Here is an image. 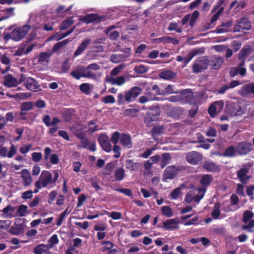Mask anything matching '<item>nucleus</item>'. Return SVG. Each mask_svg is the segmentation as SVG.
Instances as JSON below:
<instances>
[{"instance_id": "1", "label": "nucleus", "mask_w": 254, "mask_h": 254, "mask_svg": "<svg viewBox=\"0 0 254 254\" xmlns=\"http://www.w3.org/2000/svg\"><path fill=\"white\" fill-rule=\"evenodd\" d=\"M142 89L138 86H133L130 90L126 91L125 94L120 93L117 97L119 105L123 104L125 102L127 103L134 101L136 98L141 94Z\"/></svg>"}, {"instance_id": "2", "label": "nucleus", "mask_w": 254, "mask_h": 254, "mask_svg": "<svg viewBox=\"0 0 254 254\" xmlns=\"http://www.w3.org/2000/svg\"><path fill=\"white\" fill-rule=\"evenodd\" d=\"M110 19L108 15H100L98 13H89L79 18V20L89 24L91 23L98 24L102 22H105Z\"/></svg>"}, {"instance_id": "3", "label": "nucleus", "mask_w": 254, "mask_h": 254, "mask_svg": "<svg viewBox=\"0 0 254 254\" xmlns=\"http://www.w3.org/2000/svg\"><path fill=\"white\" fill-rule=\"evenodd\" d=\"M20 76L19 83L23 82L24 85L28 90L32 91H37L39 90L40 86L34 78L26 76L23 74H21Z\"/></svg>"}, {"instance_id": "4", "label": "nucleus", "mask_w": 254, "mask_h": 254, "mask_svg": "<svg viewBox=\"0 0 254 254\" xmlns=\"http://www.w3.org/2000/svg\"><path fill=\"white\" fill-rule=\"evenodd\" d=\"M209 60L206 57H202L195 60L192 65L194 73H199L206 70L209 65Z\"/></svg>"}, {"instance_id": "5", "label": "nucleus", "mask_w": 254, "mask_h": 254, "mask_svg": "<svg viewBox=\"0 0 254 254\" xmlns=\"http://www.w3.org/2000/svg\"><path fill=\"white\" fill-rule=\"evenodd\" d=\"M30 29V26L25 25L21 28H16L12 31V40L15 41L21 40Z\"/></svg>"}, {"instance_id": "6", "label": "nucleus", "mask_w": 254, "mask_h": 254, "mask_svg": "<svg viewBox=\"0 0 254 254\" xmlns=\"http://www.w3.org/2000/svg\"><path fill=\"white\" fill-rule=\"evenodd\" d=\"M150 109L152 111L147 112L144 118V122L147 127H150L152 125V122L156 121L160 115V111L159 108H156V109Z\"/></svg>"}, {"instance_id": "7", "label": "nucleus", "mask_w": 254, "mask_h": 254, "mask_svg": "<svg viewBox=\"0 0 254 254\" xmlns=\"http://www.w3.org/2000/svg\"><path fill=\"white\" fill-rule=\"evenodd\" d=\"M98 141L103 150L110 152L112 150V145L108 136L104 133L101 134L98 138Z\"/></svg>"}, {"instance_id": "8", "label": "nucleus", "mask_w": 254, "mask_h": 254, "mask_svg": "<svg viewBox=\"0 0 254 254\" xmlns=\"http://www.w3.org/2000/svg\"><path fill=\"white\" fill-rule=\"evenodd\" d=\"M186 160L191 164L197 165L201 162L202 156L196 151H191L187 154Z\"/></svg>"}, {"instance_id": "9", "label": "nucleus", "mask_w": 254, "mask_h": 254, "mask_svg": "<svg viewBox=\"0 0 254 254\" xmlns=\"http://www.w3.org/2000/svg\"><path fill=\"white\" fill-rule=\"evenodd\" d=\"M179 169L175 165H171L166 168L163 174V178L164 180H172L177 174Z\"/></svg>"}, {"instance_id": "10", "label": "nucleus", "mask_w": 254, "mask_h": 254, "mask_svg": "<svg viewBox=\"0 0 254 254\" xmlns=\"http://www.w3.org/2000/svg\"><path fill=\"white\" fill-rule=\"evenodd\" d=\"M114 177H110L109 180L111 182L115 181L121 182L123 181L126 177L125 170L123 167H117L114 172Z\"/></svg>"}, {"instance_id": "11", "label": "nucleus", "mask_w": 254, "mask_h": 254, "mask_svg": "<svg viewBox=\"0 0 254 254\" xmlns=\"http://www.w3.org/2000/svg\"><path fill=\"white\" fill-rule=\"evenodd\" d=\"M252 144L250 142L242 141L239 143L236 148L237 152L241 155H246L251 151Z\"/></svg>"}, {"instance_id": "12", "label": "nucleus", "mask_w": 254, "mask_h": 254, "mask_svg": "<svg viewBox=\"0 0 254 254\" xmlns=\"http://www.w3.org/2000/svg\"><path fill=\"white\" fill-rule=\"evenodd\" d=\"M162 228L168 231L177 230L179 228L178 220L176 218L168 219L163 222Z\"/></svg>"}, {"instance_id": "13", "label": "nucleus", "mask_w": 254, "mask_h": 254, "mask_svg": "<svg viewBox=\"0 0 254 254\" xmlns=\"http://www.w3.org/2000/svg\"><path fill=\"white\" fill-rule=\"evenodd\" d=\"M249 172V169L247 167H243L237 171V177L243 184H246L251 178L250 176L247 174Z\"/></svg>"}, {"instance_id": "14", "label": "nucleus", "mask_w": 254, "mask_h": 254, "mask_svg": "<svg viewBox=\"0 0 254 254\" xmlns=\"http://www.w3.org/2000/svg\"><path fill=\"white\" fill-rule=\"evenodd\" d=\"M52 174L49 171H43L40 179L41 180V185L43 188H46L47 186L52 183Z\"/></svg>"}, {"instance_id": "15", "label": "nucleus", "mask_w": 254, "mask_h": 254, "mask_svg": "<svg viewBox=\"0 0 254 254\" xmlns=\"http://www.w3.org/2000/svg\"><path fill=\"white\" fill-rule=\"evenodd\" d=\"M19 80L18 81L12 74H8L4 76L3 85L8 88L16 87L18 84H20Z\"/></svg>"}, {"instance_id": "16", "label": "nucleus", "mask_w": 254, "mask_h": 254, "mask_svg": "<svg viewBox=\"0 0 254 254\" xmlns=\"http://www.w3.org/2000/svg\"><path fill=\"white\" fill-rule=\"evenodd\" d=\"M16 147L13 144L11 145L8 152L5 147L0 146V155L3 157L12 158L16 154Z\"/></svg>"}, {"instance_id": "17", "label": "nucleus", "mask_w": 254, "mask_h": 254, "mask_svg": "<svg viewBox=\"0 0 254 254\" xmlns=\"http://www.w3.org/2000/svg\"><path fill=\"white\" fill-rule=\"evenodd\" d=\"M203 168L208 172H219L220 166L212 161H207L204 162Z\"/></svg>"}, {"instance_id": "18", "label": "nucleus", "mask_w": 254, "mask_h": 254, "mask_svg": "<svg viewBox=\"0 0 254 254\" xmlns=\"http://www.w3.org/2000/svg\"><path fill=\"white\" fill-rule=\"evenodd\" d=\"M213 180V178L211 174H205L202 176L200 180L199 183L201 184V187L198 188L205 189L206 190L207 188L210 186Z\"/></svg>"}, {"instance_id": "19", "label": "nucleus", "mask_w": 254, "mask_h": 254, "mask_svg": "<svg viewBox=\"0 0 254 254\" xmlns=\"http://www.w3.org/2000/svg\"><path fill=\"white\" fill-rule=\"evenodd\" d=\"M120 143L128 149L131 148L133 145L130 135L127 133L121 134Z\"/></svg>"}, {"instance_id": "20", "label": "nucleus", "mask_w": 254, "mask_h": 254, "mask_svg": "<svg viewBox=\"0 0 254 254\" xmlns=\"http://www.w3.org/2000/svg\"><path fill=\"white\" fill-rule=\"evenodd\" d=\"M154 40L156 43H171L174 45H177L179 43V41L178 39L167 36L155 39Z\"/></svg>"}, {"instance_id": "21", "label": "nucleus", "mask_w": 254, "mask_h": 254, "mask_svg": "<svg viewBox=\"0 0 254 254\" xmlns=\"http://www.w3.org/2000/svg\"><path fill=\"white\" fill-rule=\"evenodd\" d=\"M91 42V41L90 39H86L83 40L74 52V56L76 57L81 54V53L87 48V46L90 44Z\"/></svg>"}, {"instance_id": "22", "label": "nucleus", "mask_w": 254, "mask_h": 254, "mask_svg": "<svg viewBox=\"0 0 254 254\" xmlns=\"http://www.w3.org/2000/svg\"><path fill=\"white\" fill-rule=\"evenodd\" d=\"M42 122L48 127L52 125L57 126L58 123H60L61 121L57 117L53 118L52 122H51V117L49 115H46L42 118Z\"/></svg>"}, {"instance_id": "23", "label": "nucleus", "mask_w": 254, "mask_h": 254, "mask_svg": "<svg viewBox=\"0 0 254 254\" xmlns=\"http://www.w3.org/2000/svg\"><path fill=\"white\" fill-rule=\"evenodd\" d=\"M177 76V73L170 70H166L160 72L159 74V77L163 79L171 80L174 79Z\"/></svg>"}, {"instance_id": "24", "label": "nucleus", "mask_w": 254, "mask_h": 254, "mask_svg": "<svg viewBox=\"0 0 254 254\" xmlns=\"http://www.w3.org/2000/svg\"><path fill=\"white\" fill-rule=\"evenodd\" d=\"M126 168L131 172L136 171L139 169L141 164L138 162H133L132 160L127 159L125 161Z\"/></svg>"}, {"instance_id": "25", "label": "nucleus", "mask_w": 254, "mask_h": 254, "mask_svg": "<svg viewBox=\"0 0 254 254\" xmlns=\"http://www.w3.org/2000/svg\"><path fill=\"white\" fill-rule=\"evenodd\" d=\"M252 52V48L251 46L246 45L243 47L238 54V59L243 60L248 57Z\"/></svg>"}, {"instance_id": "26", "label": "nucleus", "mask_w": 254, "mask_h": 254, "mask_svg": "<svg viewBox=\"0 0 254 254\" xmlns=\"http://www.w3.org/2000/svg\"><path fill=\"white\" fill-rule=\"evenodd\" d=\"M204 52V49L203 48L200 49H195L191 51L187 55V58L184 59V63L185 66H186L189 62L191 60V59L196 55L198 54H202Z\"/></svg>"}, {"instance_id": "27", "label": "nucleus", "mask_w": 254, "mask_h": 254, "mask_svg": "<svg viewBox=\"0 0 254 254\" xmlns=\"http://www.w3.org/2000/svg\"><path fill=\"white\" fill-rule=\"evenodd\" d=\"M209 64L213 69H219L224 62V59L223 57H214L213 59L209 61Z\"/></svg>"}, {"instance_id": "28", "label": "nucleus", "mask_w": 254, "mask_h": 254, "mask_svg": "<svg viewBox=\"0 0 254 254\" xmlns=\"http://www.w3.org/2000/svg\"><path fill=\"white\" fill-rule=\"evenodd\" d=\"M21 177L24 186H29L31 184L32 179L30 173L27 169L22 170Z\"/></svg>"}, {"instance_id": "29", "label": "nucleus", "mask_w": 254, "mask_h": 254, "mask_svg": "<svg viewBox=\"0 0 254 254\" xmlns=\"http://www.w3.org/2000/svg\"><path fill=\"white\" fill-rule=\"evenodd\" d=\"M233 25V22L231 20H228L226 22H222L221 24L220 27L218 26L215 30L217 33H222L228 32V29L231 27Z\"/></svg>"}, {"instance_id": "30", "label": "nucleus", "mask_w": 254, "mask_h": 254, "mask_svg": "<svg viewBox=\"0 0 254 254\" xmlns=\"http://www.w3.org/2000/svg\"><path fill=\"white\" fill-rule=\"evenodd\" d=\"M14 225L18 227L11 226L10 228L9 232L13 235L18 236L21 234L23 232V227L22 225H19L17 223V220L14 223Z\"/></svg>"}, {"instance_id": "31", "label": "nucleus", "mask_w": 254, "mask_h": 254, "mask_svg": "<svg viewBox=\"0 0 254 254\" xmlns=\"http://www.w3.org/2000/svg\"><path fill=\"white\" fill-rule=\"evenodd\" d=\"M239 27L242 30H249L251 29V22L247 18L243 17L239 21Z\"/></svg>"}, {"instance_id": "32", "label": "nucleus", "mask_w": 254, "mask_h": 254, "mask_svg": "<svg viewBox=\"0 0 254 254\" xmlns=\"http://www.w3.org/2000/svg\"><path fill=\"white\" fill-rule=\"evenodd\" d=\"M49 248L45 244H40L34 248L33 253L34 254H45L49 251Z\"/></svg>"}, {"instance_id": "33", "label": "nucleus", "mask_w": 254, "mask_h": 254, "mask_svg": "<svg viewBox=\"0 0 254 254\" xmlns=\"http://www.w3.org/2000/svg\"><path fill=\"white\" fill-rule=\"evenodd\" d=\"M221 203L217 202L214 204L213 210L211 212V215L213 219L217 220L219 219L221 212H220Z\"/></svg>"}, {"instance_id": "34", "label": "nucleus", "mask_w": 254, "mask_h": 254, "mask_svg": "<svg viewBox=\"0 0 254 254\" xmlns=\"http://www.w3.org/2000/svg\"><path fill=\"white\" fill-rule=\"evenodd\" d=\"M72 39L68 38V39L64 40L62 41L57 42L54 46L52 51L53 52H56L62 47L66 45L69 42L72 41Z\"/></svg>"}, {"instance_id": "35", "label": "nucleus", "mask_w": 254, "mask_h": 254, "mask_svg": "<svg viewBox=\"0 0 254 254\" xmlns=\"http://www.w3.org/2000/svg\"><path fill=\"white\" fill-rule=\"evenodd\" d=\"M250 93L254 94V83H253L246 85L241 90V94L242 95H247Z\"/></svg>"}, {"instance_id": "36", "label": "nucleus", "mask_w": 254, "mask_h": 254, "mask_svg": "<svg viewBox=\"0 0 254 254\" xmlns=\"http://www.w3.org/2000/svg\"><path fill=\"white\" fill-rule=\"evenodd\" d=\"M14 211V207L10 205H7L5 207L3 208L2 210H0V211H2L5 216L1 215V217L4 218H12L13 215L12 213Z\"/></svg>"}, {"instance_id": "37", "label": "nucleus", "mask_w": 254, "mask_h": 254, "mask_svg": "<svg viewBox=\"0 0 254 254\" xmlns=\"http://www.w3.org/2000/svg\"><path fill=\"white\" fill-rule=\"evenodd\" d=\"M139 112V110L135 108H128L124 110L123 115L125 117L129 116L130 117L134 118L136 117Z\"/></svg>"}, {"instance_id": "38", "label": "nucleus", "mask_w": 254, "mask_h": 254, "mask_svg": "<svg viewBox=\"0 0 254 254\" xmlns=\"http://www.w3.org/2000/svg\"><path fill=\"white\" fill-rule=\"evenodd\" d=\"M165 127L163 126H157L154 127L151 130L152 137L155 138L158 135L162 134L164 130Z\"/></svg>"}, {"instance_id": "39", "label": "nucleus", "mask_w": 254, "mask_h": 254, "mask_svg": "<svg viewBox=\"0 0 254 254\" xmlns=\"http://www.w3.org/2000/svg\"><path fill=\"white\" fill-rule=\"evenodd\" d=\"M171 159V155L169 153H164L162 155V160L160 164L162 168H164L169 163Z\"/></svg>"}, {"instance_id": "40", "label": "nucleus", "mask_w": 254, "mask_h": 254, "mask_svg": "<svg viewBox=\"0 0 254 254\" xmlns=\"http://www.w3.org/2000/svg\"><path fill=\"white\" fill-rule=\"evenodd\" d=\"M127 58V56H125L123 54H113L110 57V60L114 63H119Z\"/></svg>"}, {"instance_id": "41", "label": "nucleus", "mask_w": 254, "mask_h": 254, "mask_svg": "<svg viewBox=\"0 0 254 254\" xmlns=\"http://www.w3.org/2000/svg\"><path fill=\"white\" fill-rule=\"evenodd\" d=\"M115 168V165L113 162L108 163L102 170V174L104 175H109L113 171Z\"/></svg>"}, {"instance_id": "42", "label": "nucleus", "mask_w": 254, "mask_h": 254, "mask_svg": "<svg viewBox=\"0 0 254 254\" xmlns=\"http://www.w3.org/2000/svg\"><path fill=\"white\" fill-rule=\"evenodd\" d=\"M28 213V207L24 204H21L18 206L17 210V216L19 217H23Z\"/></svg>"}, {"instance_id": "43", "label": "nucleus", "mask_w": 254, "mask_h": 254, "mask_svg": "<svg viewBox=\"0 0 254 254\" xmlns=\"http://www.w3.org/2000/svg\"><path fill=\"white\" fill-rule=\"evenodd\" d=\"M74 23L72 17L69 18L63 21L61 24L60 29L64 30L69 28Z\"/></svg>"}, {"instance_id": "44", "label": "nucleus", "mask_w": 254, "mask_h": 254, "mask_svg": "<svg viewBox=\"0 0 254 254\" xmlns=\"http://www.w3.org/2000/svg\"><path fill=\"white\" fill-rule=\"evenodd\" d=\"M236 149L233 146H231L225 149L223 155L225 157H232L235 156Z\"/></svg>"}, {"instance_id": "45", "label": "nucleus", "mask_w": 254, "mask_h": 254, "mask_svg": "<svg viewBox=\"0 0 254 254\" xmlns=\"http://www.w3.org/2000/svg\"><path fill=\"white\" fill-rule=\"evenodd\" d=\"M34 108L33 103L31 101L23 102L20 106V110L22 111H29Z\"/></svg>"}, {"instance_id": "46", "label": "nucleus", "mask_w": 254, "mask_h": 254, "mask_svg": "<svg viewBox=\"0 0 254 254\" xmlns=\"http://www.w3.org/2000/svg\"><path fill=\"white\" fill-rule=\"evenodd\" d=\"M73 113L71 109H68L66 110L62 115L63 120L64 122H69L72 120Z\"/></svg>"}, {"instance_id": "47", "label": "nucleus", "mask_w": 254, "mask_h": 254, "mask_svg": "<svg viewBox=\"0 0 254 254\" xmlns=\"http://www.w3.org/2000/svg\"><path fill=\"white\" fill-rule=\"evenodd\" d=\"M162 213L167 217H171L173 215L172 209L169 206H163L161 207Z\"/></svg>"}, {"instance_id": "48", "label": "nucleus", "mask_w": 254, "mask_h": 254, "mask_svg": "<svg viewBox=\"0 0 254 254\" xmlns=\"http://www.w3.org/2000/svg\"><path fill=\"white\" fill-rule=\"evenodd\" d=\"M100 66L96 63L90 64L86 68L83 66H79L78 67V69H81L82 71H84L85 70H97L100 69Z\"/></svg>"}, {"instance_id": "49", "label": "nucleus", "mask_w": 254, "mask_h": 254, "mask_svg": "<svg viewBox=\"0 0 254 254\" xmlns=\"http://www.w3.org/2000/svg\"><path fill=\"white\" fill-rule=\"evenodd\" d=\"M197 190H198L199 193L197 195H195L194 196V200L196 202H199L200 200L203 197L204 194L206 192V189H202V188H197Z\"/></svg>"}, {"instance_id": "50", "label": "nucleus", "mask_w": 254, "mask_h": 254, "mask_svg": "<svg viewBox=\"0 0 254 254\" xmlns=\"http://www.w3.org/2000/svg\"><path fill=\"white\" fill-rule=\"evenodd\" d=\"M80 90L86 95H89L90 94V85L87 83H82L79 86Z\"/></svg>"}, {"instance_id": "51", "label": "nucleus", "mask_w": 254, "mask_h": 254, "mask_svg": "<svg viewBox=\"0 0 254 254\" xmlns=\"http://www.w3.org/2000/svg\"><path fill=\"white\" fill-rule=\"evenodd\" d=\"M121 137V134L119 131L114 132L111 137L110 141L114 144H117Z\"/></svg>"}, {"instance_id": "52", "label": "nucleus", "mask_w": 254, "mask_h": 254, "mask_svg": "<svg viewBox=\"0 0 254 254\" xmlns=\"http://www.w3.org/2000/svg\"><path fill=\"white\" fill-rule=\"evenodd\" d=\"M254 216V213L250 210H246L243 213V221L247 223Z\"/></svg>"}, {"instance_id": "53", "label": "nucleus", "mask_w": 254, "mask_h": 254, "mask_svg": "<svg viewBox=\"0 0 254 254\" xmlns=\"http://www.w3.org/2000/svg\"><path fill=\"white\" fill-rule=\"evenodd\" d=\"M80 65L77 66L76 67V70H73L70 73V75L72 77H73L74 78H75L77 80H79L80 79L81 77H83L82 76V73L80 72V71H82V70L81 69H78V67Z\"/></svg>"}, {"instance_id": "54", "label": "nucleus", "mask_w": 254, "mask_h": 254, "mask_svg": "<svg viewBox=\"0 0 254 254\" xmlns=\"http://www.w3.org/2000/svg\"><path fill=\"white\" fill-rule=\"evenodd\" d=\"M195 192L193 190H190L186 195L184 201L186 203H190L193 199Z\"/></svg>"}, {"instance_id": "55", "label": "nucleus", "mask_w": 254, "mask_h": 254, "mask_svg": "<svg viewBox=\"0 0 254 254\" xmlns=\"http://www.w3.org/2000/svg\"><path fill=\"white\" fill-rule=\"evenodd\" d=\"M82 77L91 78L95 79L96 78V75L91 71V70H85L84 71H82Z\"/></svg>"}, {"instance_id": "56", "label": "nucleus", "mask_w": 254, "mask_h": 254, "mask_svg": "<svg viewBox=\"0 0 254 254\" xmlns=\"http://www.w3.org/2000/svg\"><path fill=\"white\" fill-rule=\"evenodd\" d=\"M51 54L47 52H42L40 54L38 57L39 62H47L49 58L50 57Z\"/></svg>"}, {"instance_id": "57", "label": "nucleus", "mask_w": 254, "mask_h": 254, "mask_svg": "<svg viewBox=\"0 0 254 254\" xmlns=\"http://www.w3.org/2000/svg\"><path fill=\"white\" fill-rule=\"evenodd\" d=\"M115 190L123 193L128 196H131L132 195V191L131 190L127 188H117L115 189Z\"/></svg>"}, {"instance_id": "58", "label": "nucleus", "mask_w": 254, "mask_h": 254, "mask_svg": "<svg viewBox=\"0 0 254 254\" xmlns=\"http://www.w3.org/2000/svg\"><path fill=\"white\" fill-rule=\"evenodd\" d=\"M135 72L137 73H144L147 71V69L146 66L142 64H140L137 66H135L134 69Z\"/></svg>"}, {"instance_id": "59", "label": "nucleus", "mask_w": 254, "mask_h": 254, "mask_svg": "<svg viewBox=\"0 0 254 254\" xmlns=\"http://www.w3.org/2000/svg\"><path fill=\"white\" fill-rule=\"evenodd\" d=\"M107 214L114 220H119L122 218V214L119 212L113 211L111 213L107 212Z\"/></svg>"}, {"instance_id": "60", "label": "nucleus", "mask_w": 254, "mask_h": 254, "mask_svg": "<svg viewBox=\"0 0 254 254\" xmlns=\"http://www.w3.org/2000/svg\"><path fill=\"white\" fill-rule=\"evenodd\" d=\"M253 227H254V219H252L250 221L248 224L242 226V229L247 230L249 232H253V231L252 230V228Z\"/></svg>"}, {"instance_id": "61", "label": "nucleus", "mask_w": 254, "mask_h": 254, "mask_svg": "<svg viewBox=\"0 0 254 254\" xmlns=\"http://www.w3.org/2000/svg\"><path fill=\"white\" fill-rule=\"evenodd\" d=\"M59 239L57 234H54L50 238L49 242H50L49 247L52 248L54 245L57 244L59 243Z\"/></svg>"}, {"instance_id": "62", "label": "nucleus", "mask_w": 254, "mask_h": 254, "mask_svg": "<svg viewBox=\"0 0 254 254\" xmlns=\"http://www.w3.org/2000/svg\"><path fill=\"white\" fill-rule=\"evenodd\" d=\"M101 245H105L103 248V251L106 250H110L114 247V244L109 241H104L101 242Z\"/></svg>"}, {"instance_id": "63", "label": "nucleus", "mask_w": 254, "mask_h": 254, "mask_svg": "<svg viewBox=\"0 0 254 254\" xmlns=\"http://www.w3.org/2000/svg\"><path fill=\"white\" fill-rule=\"evenodd\" d=\"M31 156L32 160L35 162H39L42 158V154L41 152H33Z\"/></svg>"}, {"instance_id": "64", "label": "nucleus", "mask_w": 254, "mask_h": 254, "mask_svg": "<svg viewBox=\"0 0 254 254\" xmlns=\"http://www.w3.org/2000/svg\"><path fill=\"white\" fill-rule=\"evenodd\" d=\"M33 192L31 190H27L23 192L21 194V198L26 200L31 198L33 197Z\"/></svg>"}]
</instances>
